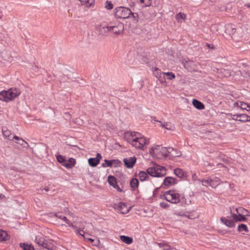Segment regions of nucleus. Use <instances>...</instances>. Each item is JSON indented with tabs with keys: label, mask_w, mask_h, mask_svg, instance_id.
<instances>
[{
	"label": "nucleus",
	"mask_w": 250,
	"mask_h": 250,
	"mask_svg": "<svg viewBox=\"0 0 250 250\" xmlns=\"http://www.w3.org/2000/svg\"><path fill=\"white\" fill-rule=\"evenodd\" d=\"M125 139L133 147L145 149L149 144V139L136 131H127L124 133Z\"/></svg>",
	"instance_id": "obj_1"
},
{
	"label": "nucleus",
	"mask_w": 250,
	"mask_h": 250,
	"mask_svg": "<svg viewBox=\"0 0 250 250\" xmlns=\"http://www.w3.org/2000/svg\"><path fill=\"white\" fill-rule=\"evenodd\" d=\"M175 151L172 147H163L161 146L155 145L149 150L151 155L157 159H161L167 157L169 153Z\"/></svg>",
	"instance_id": "obj_2"
},
{
	"label": "nucleus",
	"mask_w": 250,
	"mask_h": 250,
	"mask_svg": "<svg viewBox=\"0 0 250 250\" xmlns=\"http://www.w3.org/2000/svg\"><path fill=\"white\" fill-rule=\"evenodd\" d=\"M146 172L151 176L162 177L166 175L167 169L164 167L154 164L147 168Z\"/></svg>",
	"instance_id": "obj_3"
},
{
	"label": "nucleus",
	"mask_w": 250,
	"mask_h": 250,
	"mask_svg": "<svg viewBox=\"0 0 250 250\" xmlns=\"http://www.w3.org/2000/svg\"><path fill=\"white\" fill-rule=\"evenodd\" d=\"M20 94V90L16 88H11L7 91H2L0 92V100L8 102L16 98Z\"/></svg>",
	"instance_id": "obj_4"
},
{
	"label": "nucleus",
	"mask_w": 250,
	"mask_h": 250,
	"mask_svg": "<svg viewBox=\"0 0 250 250\" xmlns=\"http://www.w3.org/2000/svg\"><path fill=\"white\" fill-rule=\"evenodd\" d=\"M161 198L165 199L172 204H178L180 202V195L175 190H169L165 192Z\"/></svg>",
	"instance_id": "obj_5"
},
{
	"label": "nucleus",
	"mask_w": 250,
	"mask_h": 250,
	"mask_svg": "<svg viewBox=\"0 0 250 250\" xmlns=\"http://www.w3.org/2000/svg\"><path fill=\"white\" fill-rule=\"evenodd\" d=\"M132 11L128 8L120 6L115 9L114 14L115 17L119 19H125L129 18Z\"/></svg>",
	"instance_id": "obj_6"
},
{
	"label": "nucleus",
	"mask_w": 250,
	"mask_h": 250,
	"mask_svg": "<svg viewBox=\"0 0 250 250\" xmlns=\"http://www.w3.org/2000/svg\"><path fill=\"white\" fill-rule=\"evenodd\" d=\"M236 213L231 211V217L236 222H241L246 220L247 210L243 208H235Z\"/></svg>",
	"instance_id": "obj_7"
},
{
	"label": "nucleus",
	"mask_w": 250,
	"mask_h": 250,
	"mask_svg": "<svg viewBox=\"0 0 250 250\" xmlns=\"http://www.w3.org/2000/svg\"><path fill=\"white\" fill-rule=\"evenodd\" d=\"M110 32H113L116 35H120L123 33L124 29V24L121 22H117L115 25L109 26Z\"/></svg>",
	"instance_id": "obj_8"
},
{
	"label": "nucleus",
	"mask_w": 250,
	"mask_h": 250,
	"mask_svg": "<svg viewBox=\"0 0 250 250\" xmlns=\"http://www.w3.org/2000/svg\"><path fill=\"white\" fill-rule=\"evenodd\" d=\"M114 208L122 214H125L129 212L130 208L125 203L120 202L114 204Z\"/></svg>",
	"instance_id": "obj_9"
},
{
	"label": "nucleus",
	"mask_w": 250,
	"mask_h": 250,
	"mask_svg": "<svg viewBox=\"0 0 250 250\" xmlns=\"http://www.w3.org/2000/svg\"><path fill=\"white\" fill-rule=\"evenodd\" d=\"M96 29L101 35H105L108 32H110L109 26L105 23H101L97 25Z\"/></svg>",
	"instance_id": "obj_10"
},
{
	"label": "nucleus",
	"mask_w": 250,
	"mask_h": 250,
	"mask_svg": "<svg viewBox=\"0 0 250 250\" xmlns=\"http://www.w3.org/2000/svg\"><path fill=\"white\" fill-rule=\"evenodd\" d=\"M121 164L120 161L118 160L112 159L108 160L107 159L104 160V163L102 164V167H116Z\"/></svg>",
	"instance_id": "obj_11"
},
{
	"label": "nucleus",
	"mask_w": 250,
	"mask_h": 250,
	"mask_svg": "<svg viewBox=\"0 0 250 250\" xmlns=\"http://www.w3.org/2000/svg\"><path fill=\"white\" fill-rule=\"evenodd\" d=\"M108 182L109 184L113 187L115 189H116L118 191L121 192H122L123 190L121 188L119 187V186L118 185L117 183L116 178L113 176L109 175L108 177Z\"/></svg>",
	"instance_id": "obj_12"
},
{
	"label": "nucleus",
	"mask_w": 250,
	"mask_h": 250,
	"mask_svg": "<svg viewBox=\"0 0 250 250\" xmlns=\"http://www.w3.org/2000/svg\"><path fill=\"white\" fill-rule=\"evenodd\" d=\"M125 166L127 168H132L136 162V158L135 157L126 158L124 159Z\"/></svg>",
	"instance_id": "obj_13"
},
{
	"label": "nucleus",
	"mask_w": 250,
	"mask_h": 250,
	"mask_svg": "<svg viewBox=\"0 0 250 250\" xmlns=\"http://www.w3.org/2000/svg\"><path fill=\"white\" fill-rule=\"evenodd\" d=\"M154 121L159 123V126L163 127L167 130H173L175 128L174 125L170 122H162L155 120H154Z\"/></svg>",
	"instance_id": "obj_14"
},
{
	"label": "nucleus",
	"mask_w": 250,
	"mask_h": 250,
	"mask_svg": "<svg viewBox=\"0 0 250 250\" xmlns=\"http://www.w3.org/2000/svg\"><path fill=\"white\" fill-rule=\"evenodd\" d=\"M176 183V179L172 177H167L164 179L163 184L166 187H168L175 185Z\"/></svg>",
	"instance_id": "obj_15"
},
{
	"label": "nucleus",
	"mask_w": 250,
	"mask_h": 250,
	"mask_svg": "<svg viewBox=\"0 0 250 250\" xmlns=\"http://www.w3.org/2000/svg\"><path fill=\"white\" fill-rule=\"evenodd\" d=\"M221 221L225 225L229 228H233L235 226V223L234 221L230 220L229 217H221L220 219Z\"/></svg>",
	"instance_id": "obj_16"
},
{
	"label": "nucleus",
	"mask_w": 250,
	"mask_h": 250,
	"mask_svg": "<svg viewBox=\"0 0 250 250\" xmlns=\"http://www.w3.org/2000/svg\"><path fill=\"white\" fill-rule=\"evenodd\" d=\"M76 163L75 159L70 158L67 161H65V163L62 164V166L68 169L72 168L75 166Z\"/></svg>",
	"instance_id": "obj_17"
},
{
	"label": "nucleus",
	"mask_w": 250,
	"mask_h": 250,
	"mask_svg": "<svg viewBox=\"0 0 250 250\" xmlns=\"http://www.w3.org/2000/svg\"><path fill=\"white\" fill-rule=\"evenodd\" d=\"M234 106L240 108L242 110H246L249 109V104H248L241 102V101H237L235 102L233 104Z\"/></svg>",
	"instance_id": "obj_18"
},
{
	"label": "nucleus",
	"mask_w": 250,
	"mask_h": 250,
	"mask_svg": "<svg viewBox=\"0 0 250 250\" xmlns=\"http://www.w3.org/2000/svg\"><path fill=\"white\" fill-rule=\"evenodd\" d=\"M236 32V28L232 24H227L226 25L225 32L229 35H233Z\"/></svg>",
	"instance_id": "obj_19"
},
{
	"label": "nucleus",
	"mask_w": 250,
	"mask_h": 250,
	"mask_svg": "<svg viewBox=\"0 0 250 250\" xmlns=\"http://www.w3.org/2000/svg\"><path fill=\"white\" fill-rule=\"evenodd\" d=\"M211 182V187L212 188H216L220 183V179L217 177L211 176L210 177Z\"/></svg>",
	"instance_id": "obj_20"
},
{
	"label": "nucleus",
	"mask_w": 250,
	"mask_h": 250,
	"mask_svg": "<svg viewBox=\"0 0 250 250\" xmlns=\"http://www.w3.org/2000/svg\"><path fill=\"white\" fill-rule=\"evenodd\" d=\"M13 138L15 139L17 141L16 142V143L20 145L21 146H23L24 147H29V146L28 144L21 138H20L18 136L15 135L13 136Z\"/></svg>",
	"instance_id": "obj_21"
},
{
	"label": "nucleus",
	"mask_w": 250,
	"mask_h": 250,
	"mask_svg": "<svg viewBox=\"0 0 250 250\" xmlns=\"http://www.w3.org/2000/svg\"><path fill=\"white\" fill-rule=\"evenodd\" d=\"M42 248L49 250H53L55 248V246L52 243L47 241L42 242L41 244Z\"/></svg>",
	"instance_id": "obj_22"
},
{
	"label": "nucleus",
	"mask_w": 250,
	"mask_h": 250,
	"mask_svg": "<svg viewBox=\"0 0 250 250\" xmlns=\"http://www.w3.org/2000/svg\"><path fill=\"white\" fill-rule=\"evenodd\" d=\"M1 57L4 61L10 62L13 60V58L11 56L10 54L6 51L2 52L1 53Z\"/></svg>",
	"instance_id": "obj_23"
},
{
	"label": "nucleus",
	"mask_w": 250,
	"mask_h": 250,
	"mask_svg": "<svg viewBox=\"0 0 250 250\" xmlns=\"http://www.w3.org/2000/svg\"><path fill=\"white\" fill-rule=\"evenodd\" d=\"M2 134L5 139H8L9 140L13 139V137L11 136V131L6 128H2Z\"/></svg>",
	"instance_id": "obj_24"
},
{
	"label": "nucleus",
	"mask_w": 250,
	"mask_h": 250,
	"mask_svg": "<svg viewBox=\"0 0 250 250\" xmlns=\"http://www.w3.org/2000/svg\"><path fill=\"white\" fill-rule=\"evenodd\" d=\"M74 227H72L73 229H77L78 231H82L84 229V226L82 224L81 222H76L75 225H74L73 224ZM78 234H79L81 235L82 236H83L84 238H86V237L84 236L83 234H81L80 232H77Z\"/></svg>",
	"instance_id": "obj_25"
},
{
	"label": "nucleus",
	"mask_w": 250,
	"mask_h": 250,
	"mask_svg": "<svg viewBox=\"0 0 250 250\" xmlns=\"http://www.w3.org/2000/svg\"><path fill=\"white\" fill-rule=\"evenodd\" d=\"M239 122L246 123L250 121V116L245 114H239Z\"/></svg>",
	"instance_id": "obj_26"
},
{
	"label": "nucleus",
	"mask_w": 250,
	"mask_h": 250,
	"mask_svg": "<svg viewBox=\"0 0 250 250\" xmlns=\"http://www.w3.org/2000/svg\"><path fill=\"white\" fill-rule=\"evenodd\" d=\"M10 236L7 232L0 229V241H5L9 240Z\"/></svg>",
	"instance_id": "obj_27"
},
{
	"label": "nucleus",
	"mask_w": 250,
	"mask_h": 250,
	"mask_svg": "<svg viewBox=\"0 0 250 250\" xmlns=\"http://www.w3.org/2000/svg\"><path fill=\"white\" fill-rule=\"evenodd\" d=\"M192 104L193 106L198 109H203L205 108L204 105L200 101L193 99L192 100Z\"/></svg>",
	"instance_id": "obj_28"
},
{
	"label": "nucleus",
	"mask_w": 250,
	"mask_h": 250,
	"mask_svg": "<svg viewBox=\"0 0 250 250\" xmlns=\"http://www.w3.org/2000/svg\"><path fill=\"white\" fill-rule=\"evenodd\" d=\"M120 240L126 244H130L133 242V239L132 238L125 236V235H121L120 236Z\"/></svg>",
	"instance_id": "obj_29"
},
{
	"label": "nucleus",
	"mask_w": 250,
	"mask_h": 250,
	"mask_svg": "<svg viewBox=\"0 0 250 250\" xmlns=\"http://www.w3.org/2000/svg\"><path fill=\"white\" fill-rule=\"evenodd\" d=\"M148 174L147 172H146L144 171H141L139 172L138 177L140 181H144L147 180L149 178Z\"/></svg>",
	"instance_id": "obj_30"
},
{
	"label": "nucleus",
	"mask_w": 250,
	"mask_h": 250,
	"mask_svg": "<svg viewBox=\"0 0 250 250\" xmlns=\"http://www.w3.org/2000/svg\"><path fill=\"white\" fill-rule=\"evenodd\" d=\"M139 181L136 178H133L130 182V185L133 190L136 189L138 187Z\"/></svg>",
	"instance_id": "obj_31"
},
{
	"label": "nucleus",
	"mask_w": 250,
	"mask_h": 250,
	"mask_svg": "<svg viewBox=\"0 0 250 250\" xmlns=\"http://www.w3.org/2000/svg\"><path fill=\"white\" fill-rule=\"evenodd\" d=\"M174 173L178 177L182 178L185 176V172L181 168H176L174 170Z\"/></svg>",
	"instance_id": "obj_32"
},
{
	"label": "nucleus",
	"mask_w": 250,
	"mask_h": 250,
	"mask_svg": "<svg viewBox=\"0 0 250 250\" xmlns=\"http://www.w3.org/2000/svg\"><path fill=\"white\" fill-rule=\"evenodd\" d=\"M55 215L58 217L59 218L62 219L64 222H65L69 226H70L71 227H74L73 224L71 223L69 221H68L66 217L65 216H62L61 215H60L59 214H55Z\"/></svg>",
	"instance_id": "obj_33"
},
{
	"label": "nucleus",
	"mask_w": 250,
	"mask_h": 250,
	"mask_svg": "<svg viewBox=\"0 0 250 250\" xmlns=\"http://www.w3.org/2000/svg\"><path fill=\"white\" fill-rule=\"evenodd\" d=\"M88 162L89 165L92 167H96L99 164L98 160H96L95 158H89Z\"/></svg>",
	"instance_id": "obj_34"
},
{
	"label": "nucleus",
	"mask_w": 250,
	"mask_h": 250,
	"mask_svg": "<svg viewBox=\"0 0 250 250\" xmlns=\"http://www.w3.org/2000/svg\"><path fill=\"white\" fill-rule=\"evenodd\" d=\"M218 72L220 74H222V76L227 77L230 75V72L229 70L225 69H220L218 70Z\"/></svg>",
	"instance_id": "obj_35"
},
{
	"label": "nucleus",
	"mask_w": 250,
	"mask_h": 250,
	"mask_svg": "<svg viewBox=\"0 0 250 250\" xmlns=\"http://www.w3.org/2000/svg\"><path fill=\"white\" fill-rule=\"evenodd\" d=\"M20 247L24 250H35L31 245L21 243Z\"/></svg>",
	"instance_id": "obj_36"
},
{
	"label": "nucleus",
	"mask_w": 250,
	"mask_h": 250,
	"mask_svg": "<svg viewBox=\"0 0 250 250\" xmlns=\"http://www.w3.org/2000/svg\"><path fill=\"white\" fill-rule=\"evenodd\" d=\"M238 230L239 232L244 231L247 232L249 231L247 226L243 224H241L238 226Z\"/></svg>",
	"instance_id": "obj_37"
},
{
	"label": "nucleus",
	"mask_w": 250,
	"mask_h": 250,
	"mask_svg": "<svg viewBox=\"0 0 250 250\" xmlns=\"http://www.w3.org/2000/svg\"><path fill=\"white\" fill-rule=\"evenodd\" d=\"M200 181L202 183V185L205 187H208V186L211 187V182L210 178L208 179H202L200 180Z\"/></svg>",
	"instance_id": "obj_38"
},
{
	"label": "nucleus",
	"mask_w": 250,
	"mask_h": 250,
	"mask_svg": "<svg viewBox=\"0 0 250 250\" xmlns=\"http://www.w3.org/2000/svg\"><path fill=\"white\" fill-rule=\"evenodd\" d=\"M186 18V16L184 13L180 12L176 15L177 20L180 21L181 20H184Z\"/></svg>",
	"instance_id": "obj_39"
},
{
	"label": "nucleus",
	"mask_w": 250,
	"mask_h": 250,
	"mask_svg": "<svg viewBox=\"0 0 250 250\" xmlns=\"http://www.w3.org/2000/svg\"><path fill=\"white\" fill-rule=\"evenodd\" d=\"M157 244L160 248H163L164 250H169L170 249V246L166 243H158Z\"/></svg>",
	"instance_id": "obj_40"
},
{
	"label": "nucleus",
	"mask_w": 250,
	"mask_h": 250,
	"mask_svg": "<svg viewBox=\"0 0 250 250\" xmlns=\"http://www.w3.org/2000/svg\"><path fill=\"white\" fill-rule=\"evenodd\" d=\"M140 3L143 4L145 7L150 6L151 4V0H140Z\"/></svg>",
	"instance_id": "obj_41"
},
{
	"label": "nucleus",
	"mask_w": 250,
	"mask_h": 250,
	"mask_svg": "<svg viewBox=\"0 0 250 250\" xmlns=\"http://www.w3.org/2000/svg\"><path fill=\"white\" fill-rule=\"evenodd\" d=\"M162 73L161 70L157 68H154L153 69V74L157 78L162 75Z\"/></svg>",
	"instance_id": "obj_42"
},
{
	"label": "nucleus",
	"mask_w": 250,
	"mask_h": 250,
	"mask_svg": "<svg viewBox=\"0 0 250 250\" xmlns=\"http://www.w3.org/2000/svg\"><path fill=\"white\" fill-rule=\"evenodd\" d=\"M57 160L58 161L59 163H61L62 165V164H64L65 163V160L64 157L61 155H58L56 156Z\"/></svg>",
	"instance_id": "obj_43"
},
{
	"label": "nucleus",
	"mask_w": 250,
	"mask_h": 250,
	"mask_svg": "<svg viewBox=\"0 0 250 250\" xmlns=\"http://www.w3.org/2000/svg\"><path fill=\"white\" fill-rule=\"evenodd\" d=\"M164 74H165L168 80H171L175 78L174 74L172 72H164Z\"/></svg>",
	"instance_id": "obj_44"
},
{
	"label": "nucleus",
	"mask_w": 250,
	"mask_h": 250,
	"mask_svg": "<svg viewBox=\"0 0 250 250\" xmlns=\"http://www.w3.org/2000/svg\"><path fill=\"white\" fill-rule=\"evenodd\" d=\"M157 79L161 83H164L166 82L165 79V74L164 72L162 73V75H160Z\"/></svg>",
	"instance_id": "obj_45"
},
{
	"label": "nucleus",
	"mask_w": 250,
	"mask_h": 250,
	"mask_svg": "<svg viewBox=\"0 0 250 250\" xmlns=\"http://www.w3.org/2000/svg\"><path fill=\"white\" fill-rule=\"evenodd\" d=\"M228 115L230 116L231 119L234 121H238L239 120V114H232V113L228 114Z\"/></svg>",
	"instance_id": "obj_46"
},
{
	"label": "nucleus",
	"mask_w": 250,
	"mask_h": 250,
	"mask_svg": "<svg viewBox=\"0 0 250 250\" xmlns=\"http://www.w3.org/2000/svg\"><path fill=\"white\" fill-rule=\"evenodd\" d=\"M105 7L108 10H110L113 8V6L110 1H107L105 3Z\"/></svg>",
	"instance_id": "obj_47"
},
{
	"label": "nucleus",
	"mask_w": 250,
	"mask_h": 250,
	"mask_svg": "<svg viewBox=\"0 0 250 250\" xmlns=\"http://www.w3.org/2000/svg\"><path fill=\"white\" fill-rule=\"evenodd\" d=\"M160 206L163 208H168L169 207V205L167 202H162L160 203Z\"/></svg>",
	"instance_id": "obj_48"
},
{
	"label": "nucleus",
	"mask_w": 250,
	"mask_h": 250,
	"mask_svg": "<svg viewBox=\"0 0 250 250\" xmlns=\"http://www.w3.org/2000/svg\"><path fill=\"white\" fill-rule=\"evenodd\" d=\"M134 21H138V14L136 13L132 12L131 14Z\"/></svg>",
	"instance_id": "obj_49"
},
{
	"label": "nucleus",
	"mask_w": 250,
	"mask_h": 250,
	"mask_svg": "<svg viewBox=\"0 0 250 250\" xmlns=\"http://www.w3.org/2000/svg\"><path fill=\"white\" fill-rule=\"evenodd\" d=\"M102 158V156H101V155L99 153H98L96 155V157L95 158V159H96V160H98V161H99V163H100V159Z\"/></svg>",
	"instance_id": "obj_50"
},
{
	"label": "nucleus",
	"mask_w": 250,
	"mask_h": 250,
	"mask_svg": "<svg viewBox=\"0 0 250 250\" xmlns=\"http://www.w3.org/2000/svg\"><path fill=\"white\" fill-rule=\"evenodd\" d=\"M249 69V67H248L247 70H248ZM242 74L243 75V76L244 77H247V76H249L250 75V74L248 73V71L245 73H242Z\"/></svg>",
	"instance_id": "obj_51"
},
{
	"label": "nucleus",
	"mask_w": 250,
	"mask_h": 250,
	"mask_svg": "<svg viewBox=\"0 0 250 250\" xmlns=\"http://www.w3.org/2000/svg\"><path fill=\"white\" fill-rule=\"evenodd\" d=\"M193 62H186V63L185 64V68L188 69V68L187 67V66L189 64H191V63H192Z\"/></svg>",
	"instance_id": "obj_52"
},
{
	"label": "nucleus",
	"mask_w": 250,
	"mask_h": 250,
	"mask_svg": "<svg viewBox=\"0 0 250 250\" xmlns=\"http://www.w3.org/2000/svg\"><path fill=\"white\" fill-rule=\"evenodd\" d=\"M79 0L81 2V3L82 4H84L85 3L88 2V1H89V0Z\"/></svg>",
	"instance_id": "obj_53"
},
{
	"label": "nucleus",
	"mask_w": 250,
	"mask_h": 250,
	"mask_svg": "<svg viewBox=\"0 0 250 250\" xmlns=\"http://www.w3.org/2000/svg\"><path fill=\"white\" fill-rule=\"evenodd\" d=\"M158 188H155V189L154 190L153 192V195L155 196V195L157 193L158 191Z\"/></svg>",
	"instance_id": "obj_54"
},
{
	"label": "nucleus",
	"mask_w": 250,
	"mask_h": 250,
	"mask_svg": "<svg viewBox=\"0 0 250 250\" xmlns=\"http://www.w3.org/2000/svg\"><path fill=\"white\" fill-rule=\"evenodd\" d=\"M180 155H181V153L180 152H179V153H177L176 154H172V155L173 156H174V157H178V156H180Z\"/></svg>",
	"instance_id": "obj_55"
},
{
	"label": "nucleus",
	"mask_w": 250,
	"mask_h": 250,
	"mask_svg": "<svg viewBox=\"0 0 250 250\" xmlns=\"http://www.w3.org/2000/svg\"><path fill=\"white\" fill-rule=\"evenodd\" d=\"M3 17V14L2 11H0V20H1Z\"/></svg>",
	"instance_id": "obj_56"
},
{
	"label": "nucleus",
	"mask_w": 250,
	"mask_h": 250,
	"mask_svg": "<svg viewBox=\"0 0 250 250\" xmlns=\"http://www.w3.org/2000/svg\"><path fill=\"white\" fill-rule=\"evenodd\" d=\"M246 6H247L248 8H250V4L247 3L245 5Z\"/></svg>",
	"instance_id": "obj_57"
},
{
	"label": "nucleus",
	"mask_w": 250,
	"mask_h": 250,
	"mask_svg": "<svg viewBox=\"0 0 250 250\" xmlns=\"http://www.w3.org/2000/svg\"><path fill=\"white\" fill-rule=\"evenodd\" d=\"M88 240L89 241H91V242H93V241H94V240H93V239H91V238H88Z\"/></svg>",
	"instance_id": "obj_58"
},
{
	"label": "nucleus",
	"mask_w": 250,
	"mask_h": 250,
	"mask_svg": "<svg viewBox=\"0 0 250 250\" xmlns=\"http://www.w3.org/2000/svg\"><path fill=\"white\" fill-rule=\"evenodd\" d=\"M4 197H5L4 195H3L2 194H0V198Z\"/></svg>",
	"instance_id": "obj_59"
},
{
	"label": "nucleus",
	"mask_w": 250,
	"mask_h": 250,
	"mask_svg": "<svg viewBox=\"0 0 250 250\" xmlns=\"http://www.w3.org/2000/svg\"><path fill=\"white\" fill-rule=\"evenodd\" d=\"M247 111H250V104H249V109H247Z\"/></svg>",
	"instance_id": "obj_60"
},
{
	"label": "nucleus",
	"mask_w": 250,
	"mask_h": 250,
	"mask_svg": "<svg viewBox=\"0 0 250 250\" xmlns=\"http://www.w3.org/2000/svg\"><path fill=\"white\" fill-rule=\"evenodd\" d=\"M208 47H210V45L209 44H208Z\"/></svg>",
	"instance_id": "obj_61"
}]
</instances>
